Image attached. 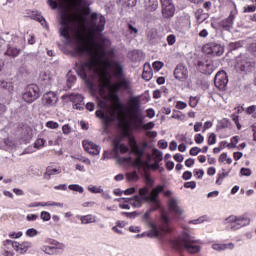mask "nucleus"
I'll use <instances>...</instances> for the list:
<instances>
[{
    "label": "nucleus",
    "instance_id": "f257e3e1",
    "mask_svg": "<svg viewBox=\"0 0 256 256\" xmlns=\"http://www.w3.org/2000/svg\"><path fill=\"white\" fill-rule=\"evenodd\" d=\"M75 21L80 27L87 30L86 34L79 32V28L74 30L78 41L75 52L78 55H89L90 57L89 61L82 64L79 75L85 80L91 93L93 95L98 93L102 98V100H98V107L105 110H97L96 117L102 119L105 123H111V121L121 117V113L117 111L123 109V104L117 92L120 89L129 91L131 80L122 78L123 66L117 61L109 60L105 47L95 42L97 34L105 31V16L93 12L90 18L87 19L83 15L62 14L60 34L64 37L66 43H71V33H73L71 23ZM111 70L116 79H120L114 84L111 83Z\"/></svg>",
    "mask_w": 256,
    "mask_h": 256
},
{
    "label": "nucleus",
    "instance_id": "f03ea898",
    "mask_svg": "<svg viewBox=\"0 0 256 256\" xmlns=\"http://www.w3.org/2000/svg\"><path fill=\"white\" fill-rule=\"evenodd\" d=\"M170 245L176 251H182V249H186L188 253L191 255H195V253H199L201 251V245H199V241L195 240L189 234H182L178 238L171 240Z\"/></svg>",
    "mask_w": 256,
    "mask_h": 256
},
{
    "label": "nucleus",
    "instance_id": "7ed1b4c3",
    "mask_svg": "<svg viewBox=\"0 0 256 256\" xmlns=\"http://www.w3.org/2000/svg\"><path fill=\"white\" fill-rule=\"evenodd\" d=\"M151 213H153L150 209H148L142 219L147 223L148 227H150V231L148 232V237H159L161 235V231L163 233H171V227L169 226V217L167 215L163 214L160 219V225L159 228L151 221Z\"/></svg>",
    "mask_w": 256,
    "mask_h": 256
},
{
    "label": "nucleus",
    "instance_id": "20e7f679",
    "mask_svg": "<svg viewBox=\"0 0 256 256\" xmlns=\"http://www.w3.org/2000/svg\"><path fill=\"white\" fill-rule=\"evenodd\" d=\"M141 109V100L139 97L132 96L128 100V111L130 113V119L135 129H139L143 124V116L139 115Z\"/></svg>",
    "mask_w": 256,
    "mask_h": 256
},
{
    "label": "nucleus",
    "instance_id": "39448f33",
    "mask_svg": "<svg viewBox=\"0 0 256 256\" xmlns=\"http://www.w3.org/2000/svg\"><path fill=\"white\" fill-rule=\"evenodd\" d=\"M165 186L158 185L154 189H152L150 195L149 188L143 187L139 189V195L135 196V201L133 203L134 207L139 208L143 206L144 202H149V199L154 198L157 199L159 197V193H163Z\"/></svg>",
    "mask_w": 256,
    "mask_h": 256
},
{
    "label": "nucleus",
    "instance_id": "423d86ee",
    "mask_svg": "<svg viewBox=\"0 0 256 256\" xmlns=\"http://www.w3.org/2000/svg\"><path fill=\"white\" fill-rule=\"evenodd\" d=\"M224 225H227L231 231H239V229L251 225V218L245 214L230 215L225 218Z\"/></svg>",
    "mask_w": 256,
    "mask_h": 256
},
{
    "label": "nucleus",
    "instance_id": "0eeeda50",
    "mask_svg": "<svg viewBox=\"0 0 256 256\" xmlns=\"http://www.w3.org/2000/svg\"><path fill=\"white\" fill-rule=\"evenodd\" d=\"M25 48V38L20 37H13L12 44L8 45V48L5 52V55H8V57H19V54L21 53V49Z\"/></svg>",
    "mask_w": 256,
    "mask_h": 256
},
{
    "label": "nucleus",
    "instance_id": "6e6552de",
    "mask_svg": "<svg viewBox=\"0 0 256 256\" xmlns=\"http://www.w3.org/2000/svg\"><path fill=\"white\" fill-rule=\"evenodd\" d=\"M39 97H41L39 86L35 84L28 85L23 94V100L26 103H33L34 101H37Z\"/></svg>",
    "mask_w": 256,
    "mask_h": 256
},
{
    "label": "nucleus",
    "instance_id": "1a4fd4ad",
    "mask_svg": "<svg viewBox=\"0 0 256 256\" xmlns=\"http://www.w3.org/2000/svg\"><path fill=\"white\" fill-rule=\"evenodd\" d=\"M227 83H229V77L226 71H219L216 73L214 78V84L220 91H225L227 89Z\"/></svg>",
    "mask_w": 256,
    "mask_h": 256
},
{
    "label": "nucleus",
    "instance_id": "9d476101",
    "mask_svg": "<svg viewBox=\"0 0 256 256\" xmlns=\"http://www.w3.org/2000/svg\"><path fill=\"white\" fill-rule=\"evenodd\" d=\"M51 244L53 246H42L41 251H43V253H45L46 255H57L59 251H63V249H65V245L63 243L53 241V243Z\"/></svg>",
    "mask_w": 256,
    "mask_h": 256
},
{
    "label": "nucleus",
    "instance_id": "9b49d317",
    "mask_svg": "<svg viewBox=\"0 0 256 256\" xmlns=\"http://www.w3.org/2000/svg\"><path fill=\"white\" fill-rule=\"evenodd\" d=\"M203 51L206 52L207 55L221 57V55H223V46L217 43H208L204 46Z\"/></svg>",
    "mask_w": 256,
    "mask_h": 256
},
{
    "label": "nucleus",
    "instance_id": "f8f14e48",
    "mask_svg": "<svg viewBox=\"0 0 256 256\" xmlns=\"http://www.w3.org/2000/svg\"><path fill=\"white\" fill-rule=\"evenodd\" d=\"M160 2L162 5L163 17H173L175 14V4H173V0H160Z\"/></svg>",
    "mask_w": 256,
    "mask_h": 256
},
{
    "label": "nucleus",
    "instance_id": "ddd939ff",
    "mask_svg": "<svg viewBox=\"0 0 256 256\" xmlns=\"http://www.w3.org/2000/svg\"><path fill=\"white\" fill-rule=\"evenodd\" d=\"M130 147L132 149V153L136 155V165H141L143 163V160L141 159L143 157V154L145 153V150L137 144V141L135 139H130Z\"/></svg>",
    "mask_w": 256,
    "mask_h": 256
},
{
    "label": "nucleus",
    "instance_id": "4468645a",
    "mask_svg": "<svg viewBox=\"0 0 256 256\" xmlns=\"http://www.w3.org/2000/svg\"><path fill=\"white\" fill-rule=\"evenodd\" d=\"M197 67L201 73L204 75H211L213 73L214 66L211 60H199L197 63Z\"/></svg>",
    "mask_w": 256,
    "mask_h": 256
},
{
    "label": "nucleus",
    "instance_id": "2eb2a0df",
    "mask_svg": "<svg viewBox=\"0 0 256 256\" xmlns=\"http://www.w3.org/2000/svg\"><path fill=\"white\" fill-rule=\"evenodd\" d=\"M174 77L175 79H178V81H186L189 77V70L185 65L180 64L174 70Z\"/></svg>",
    "mask_w": 256,
    "mask_h": 256
},
{
    "label": "nucleus",
    "instance_id": "dca6fc26",
    "mask_svg": "<svg viewBox=\"0 0 256 256\" xmlns=\"http://www.w3.org/2000/svg\"><path fill=\"white\" fill-rule=\"evenodd\" d=\"M83 147L87 153L90 155H99L101 153V147L93 143L91 140H84Z\"/></svg>",
    "mask_w": 256,
    "mask_h": 256
},
{
    "label": "nucleus",
    "instance_id": "f3484780",
    "mask_svg": "<svg viewBox=\"0 0 256 256\" xmlns=\"http://www.w3.org/2000/svg\"><path fill=\"white\" fill-rule=\"evenodd\" d=\"M168 209L169 211H171L173 214L175 215H183V208H181V206H179V201L177 200V198H170L168 201Z\"/></svg>",
    "mask_w": 256,
    "mask_h": 256
},
{
    "label": "nucleus",
    "instance_id": "a211bd4d",
    "mask_svg": "<svg viewBox=\"0 0 256 256\" xmlns=\"http://www.w3.org/2000/svg\"><path fill=\"white\" fill-rule=\"evenodd\" d=\"M57 101H59V98H57V94H55V92H48L43 96V103L45 107H54V105H57Z\"/></svg>",
    "mask_w": 256,
    "mask_h": 256
},
{
    "label": "nucleus",
    "instance_id": "6ab92c4d",
    "mask_svg": "<svg viewBox=\"0 0 256 256\" xmlns=\"http://www.w3.org/2000/svg\"><path fill=\"white\" fill-rule=\"evenodd\" d=\"M55 75L51 70H45L40 73V81L43 85H51Z\"/></svg>",
    "mask_w": 256,
    "mask_h": 256
},
{
    "label": "nucleus",
    "instance_id": "aec40b11",
    "mask_svg": "<svg viewBox=\"0 0 256 256\" xmlns=\"http://www.w3.org/2000/svg\"><path fill=\"white\" fill-rule=\"evenodd\" d=\"M212 249L214 251H218V253H221L222 251H227V249H229L230 251H233V249H235V245L233 243H227V244L214 243L212 244Z\"/></svg>",
    "mask_w": 256,
    "mask_h": 256
},
{
    "label": "nucleus",
    "instance_id": "412c9836",
    "mask_svg": "<svg viewBox=\"0 0 256 256\" xmlns=\"http://www.w3.org/2000/svg\"><path fill=\"white\" fill-rule=\"evenodd\" d=\"M69 99L74 104V109H81L85 98L81 94H71Z\"/></svg>",
    "mask_w": 256,
    "mask_h": 256
},
{
    "label": "nucleus",
    "instance_id": "4be33fe9",
    "mask_svg": "<svg viewBox=\"0 0 256 256\" xmlns=\"http://www.w3.org/2000/svg\"><path fill=\"white\" fill-rule=\"evenodd\" d=\"M63 141H65L63 135L53 133L48 137L49 145H63Z\"/></svg>",
    "mask_w": 256,
    "mask_h": 256
},
{
    "label": "nucleus",
    "instance_id": "5701e85b",
    "mask_svg": "<svg viewBox=\"0 0 256 256\" xmlns=\"http://www.w3.org/2000/svg\"><path fill=\"white\" fill-rule=\"evenodd\" d=\"M195 18L198 23H203L209 19V13H206L202 8H199L195 12Z\"/></svg>",
    "mask_w": 256,
    "mask_h": 256
},
{
    "label": "nucleus",
    "instance_id": "b1692460",
    "mask_svg": "<svg viewBox=\"0 0 256 256\" xmlns=\"http://www.w3.org/2000/svg\"><path fill=\"white\" fill-rule=\"evenodd\" d=\"M61 173V168H53V167H48L46 169V172L44 173V179H51V177H55V175H60Z\"/></svg>",
    "mask_w": 256,
    "mask_h": 256
},
{
    "label": "nucleus",
    "instance_id": "393cba45",
    "mask_svg": "<svg viewBox=\"0 0 256 256\" xmlns=\"http://www.w3.org/2000/svg\"><path fill=\"white\" fill-rule=\"evenodd\" d=\"M142 79H144V81H151V79H153V71H151V65L149 64L144 65Z\"/></svg>",
    "mask_w": 256,
    "mask_h": 256
},
{
    "label": "nucleus",
    "instance_id": "a878e982",
    "mask_svg": "<svg viewBox=\"0 0 256 256\" xmlns=\"http://www.w3.org/2000/svg\"><path fill=\"white\" fill-rule=\"evenodd\" d=\"M80 221L82 225H89V223H96L97 222V216L92 214H87L80 217Z\"/></svg>",
    "mask_w": 256,
    "mask_h": 256
},
{
    "label": "nucleus",
    "instance_id": "bb28decb",
    "mask_svg": "<svg viewBox=\"0 0 256 256\" xmlns=\"http://www.w3.org/2000/svg\"><path fill=\"white\" fill-rule=\"evenodd\" d=\"M235 20V16H233L232 14L229 15L228 18H226L225 20H223L221 22V26L223 27V29H225L226 31H229L232 27H233V21Z\"/></svg>",
    "mask_w": 256,
    "mask_h": 256
},
{
    "label": "nucleus",
    "instance_id": "cd10ccee",
    "mask_svg": "<svg viewBox=\"0 0 256 256\" xmlns=\"http://www.w3.org/2000/svg\"><path fill=\"white\" fill-rule=\"evenodd\" d=\"M148 202H150V208L149 210L150 211H157L160 207H161V202L159 201L158 198H151V199H148Z\"/></svg>",
    "mask_w": 256,
    "mask_h": 256
},
{
    "label": "nucleus",
    "instance_id": "c85d7f7f",
    "mask_svg": "<svg viewBox=\"0 0 256 256\" xmlns=\"http://www.w3.org/2000/svg\"><path fill=\"white\" fill-rule=\"evenodd\" d=\"M157 7H159V1L157 0H149L146 3V9L148 11H157Z\"/></svg>",
    "mask_w": 256,
    "mask_h": 256
},
{
    "label": "nucleus",
    "instance_id": "c756f323",
    "mask_svg": "<svg viewBox=\"0 0 256 256\" xmlns=\"http://www.w3.org/2000/svg\"><path fill=\"white\" fill-rule=\"evenodd\" d=\"M38 203H39V207H63L62 203L53 202V201L38 202Z\"/></svg>",
    "mask_w": 256,
    "mask_h": 256
},
{
    "label": "nucleus",
    "instance_id": "7c9ffc66",
    "mask_svg": "<svg viewBox=\"0 0 256 256\" xmlns=\"http://www.w3.org/2000/svg\"><path fill=\"white\" fill-rule=\"evenodd\" d=\"M32 247H33V243L24 242L19 246V253H27V251H29V249H31Z\"/></svg>",
    "mask_w": 256,
    "mask_h": 256
},
{
    "label": "nucleus",
    "instance_id": "2f4dec72",
    "mask_svg": "<svg viewBox=\"0 0 256 256\" xmlns=\"http://www.w3.org/2000/svg\"><path fill=\"white\" fill-rule=\"evenodd\" d=\"M152 155L154 157L155 163L163 161V152L159 151L158 149H153Z\"/></svg>",
    "mask_w": 256,
    "mask_h": 256
},
{
    "label": "nucleus",
    "instance_id": "473e14b6",
    "mask_svg": "<svg viewBox=\"0 0 256 256\" xmlns=\"http://www.w3.org/2000/svg\"><path fill=\"white\" fill-rule=\"evenodd\" d=\"M68 189H70V191H75L76 193H84V191H85L83 186H81L79 184H70L68 186Z\"/></svg>",
    "mask_w": 256,
    "mask_h": 256
},
{
    "label": "nucleus",
    "instance_id": "72a5a7b5",
    "mask_svg": "<svg viewBox=\"0 0 256 256\" xmlns=\"http://www.w3.org/2000/svg\"><path fill=\"white\" fill-rule=\"evenodd\" d=\"M24 139H31L33 137V129L29 126H24L23 128Z\"/></svg>",
    "mask_w": 256,
    "mask_h": 256
},
{
    "label": "nucleus",
    "instance_id": "f704fd0d",
    "mask_svg": "<svg viewBox=\"0 0 256 256\" xmlns=\"http://www.w3.org/2000/svg\"><path fill=\"white\" fill-rule=\"evenodd\" d=\"M229 173H231V170L218 174L216 185H223V179H225V177H229Z\"/></svg>",
    "mask_w": 256,
    "mask_h": 256
},
{
    "label": "nucleus",
    "instance_id": "c9c22d12",
    "mask_svg": "<svg viewBox=\"0 0 256 256\" xmlns=\"http://www.w3.org/2000/svg\"><path fill=\"white\" fill-rule=\"evenodd\" d=\"M219 161H220L221 163H223V162L226 161V163H227L228 165H231V164L233 163V159L229 158V157L227 156V153H222V154L220 155V157H219Z\"/></svg>",
    "mask_w": 256,
    "mask_h": 256
},
{
    "label": "nucleus",
    "instance_id": "e433bc0d",
    "mask_svg": "<svg viewBox=\"0 0 256 256\" xmlns=\"http://www.w3.org/2000/svg\"><path fill=\"white\" fill-rule=\"evenodd\" d=\"M116 201H118V203H121L122 201H124V203H130V205H132V207H135V196L133 198H117Z\"/></svg>",
    "mask_w": 256,
    "mask_h": 256
},
{
    "label": "nucleus",
    "instance_id": "4c0bfd02",
    "mask_svg": "<svg viewBox=\"0 0 256 256\" xmlns=\"http://www.w3.org/2000/svg\"><path fill=\"white\" fill-rule=\"evenodd\" d=\"M88 191H90V193H103V187L101 186H89L88 187Z\"/></svg>",
    "mask_w": 256,
    "mask_h": 256
},
{
    "label": "nucleus",
    "instance_id": "58836bf2",
    "mask_svg": "<svg viewBox=\"0 0 256 256\" xmlns=\"http://www.w3.org/2000/svg\"><path fill=\"white\" fill-rule=\"evenodd\" d=\"M35 149H43L45 147V139L39 138L34 143Z\"/></svg>",
    "mask_w": 256,
    "mask_h": 256
},
{
    "label": "nucleus",
    "instance_id": "ea45409f",
    "mask_svg": "<svg viewBox=\"0 0 256 256\" xmlns=\"http://www.w3.org/2000/svg\"><path fill=\"white\" fill-rule=\"evenodd\" d=\"M115 150L120 151V153H127V151H129V147L125 144H116Z\"/></svg>",
    "mask_w": 256,
    "mask_h": 256
},
{
    "label": "nucleus",
    "instance_id": "a19ab883",
    "mask_svg": "<svg viewBox=\"0 0 256 256\" xmlns=\"http://www.w3.org/2000/svg\"><path fill=\"white\" fill-rule=\"evenodd\" d=\"M0 89H8V91H13V86H11V83H8L7 81L0 80Z\"/></svg>",
    "mask_w": 256,
    "mask_h": 256
},
{
    "label": "nucleus",
    "instance_id": "79ce46f5",
    "mask_svg": "<svg viewBox=\"0 0 256 256\" xmlns=\"http://www.w3.org/2000/svg\"><path fill=\"white\" fill-rule=\"evenodd\" d=\"M73 131V127L69 124H65L62 126V133L63 135H70V133Z\"/></svg>",
    "mask_w": 256,
    "mask_h": 256
},
{
    "label": "nucleus",
    "instance_id": "37998d69",
    "mask_svg": "<svg viewBox=\"0 0 256 256\" xmlns=\"http://www.w3.org/2000/svg\"><path fill=\"white\" fill-rule=\"evenodd\" d=\"M72 159H76L77 161H81V163H85V165H91V160L89 158H86V157H83V156H79V157L72 156Z\"/></svg>",
    "mask_w": 256,
    "mask_h": 256
},
{
    "label": "nucleus",
    "instance_id": "c03bdc74",
    "mask_svg": "<svg viewBox=\"0 0 256 256\" xmlns=\"http://www.w3.org/2000/svg\"><path fill=\"white\" fill-rule=\"evenodd\" d=\"M40 219H42V221H51V213L47 211H42L40 213Z\"/></svg>",
    "mask_w": 256,
    "mask_h": 256
},
{
    "label": "nucleus",
    "instance_id": "a18cd8bd",
    "mask_svg": "<svg viewBox=\"0 0 256 256\" xmlns=\"http://www.w3.org/2000/svg\"><path fill=\"white\" fill-rule=\"evenodd\" d=\"M193 173L196 179H203V175H205V171L203 169H194Z\"/></svg>",
    "mask_w": 256,
    "mask_h": 256
},
{
    "label": "nucleus",
    "instance_id": "49530a36",
    "mask_svg": "<svg viewBox=\"0 0 256 256\" xmlns=\"http://www.w3.org/2000/svg\"><path fill=\"white\" fill-rule=\"evenodd\" d=\"M27 237H37L39 235V231L35 228H30L26 231Z\"/></svg>",
    "mask_w": 256,
    "mask_h": 256
},
{
    "label": "nucleus",
    "instance_id": "de8ad7c7",
    "mask_svg": "<svg viewBox=\"0 0 256 256\" xmlns=\"http://www.w3.org/2000/svg\"><path fill=\"white\" fill-rule=\"evenodd\" d=\"M166 41H167V44L170 46L175 45L177 41V37H175V34H170L167 36Z\"/></svg>",
    "mask_w": 256,
    "mask_h": 256
},
{
    "label": "nucleus",
    "instance_id": "09e8293b",
    "mask_svg": "<svg viewBox=\"0 0 256 256\" xmlns=\"http://www.w3.org/2000/svg\"><path fill=\"white\" fill-rule=\"evenodd\" d=\"M217 143V135L215 133H210L208 137V145H215Z\"/></svg>",
    "mask_w": 256,
    "mask_h": 256
},
{
    "label": "nucleus",
    "instance_id": "8fccbe9b",
    "mask_svg": "<svg viewBox=\"0 0 256 256\" xmlns=\"http://www.w3.org/2000/svg\"><path fill=\"white\" fill-rule=\"evenodd\" d=\"M240 174L243 175L244 177H251L253 171H251V169L249 168H241Z\"/></svg>",
    "mask_w": 256,
    "mask_h": 256
},
{
    "label": "nucleus",
    "instance_id": "3c124183",
    "mask_svg": "<svg viewBox=\"0 0 256 256\" xmlns=\"http://www.w3.org/2000/svg\"><path fill=\"white\" fill-rule=\"evenodd\" d=\"M46 127L48 129H59V123L55 122V121H48L46 123Z\"/></svg>",
    "mask_w": 256,
    "mask_h": 256
},
{
    "label": "nucleus",
    "instance_id": "603ef678",
    "mask_svg": "<svg viewBox=\"0 0 256 256\" xmlns=\"http://www.w3.org/2000/svg\"><path fill=\"white\" fill-rule=\"evenodd\" d=\"M194 141H195V143H197V145H201V143H203L205 141V137L201 134H196L194 136Z\"/></svg>",
    "mask_w": 256,
    "mask_h": 256
},
{
    "label": "nucleus",
    "instance_id": "864d4df0",
    "mask_svg": "<svg viewBox=\"0 0 256 256\" xmlns=\"http://www.w3.org/2000/svg\"><path fill=\"white\" fill-rule=\"evenodd\" d=\"M4 143L10 149H14V147H17V144L13 141V139H10V138H7L6 140H4Z\"/></svg>",
    "mask_w": 256,
    "mask_h": 256
},
{
    "label": "nucleus",
    "instance_id": "5fc2aeb1",
    "mask_svg": "<svg viewBox=\"0 0 256 256\" xmlns=\"http://www.w3.org/2000/svg\"><path fill=\"white\" fill-rule=\"evenodd\" d=\"M163 62L161 61H155L153 64H152V67L153 69H155V71H161V69H163Z\"/></svg>",
    "mask_w": 256,
    "mask_h": 256
},
{
    "label": "nucleus",
    "instance_id": "6e6d98bb",
    "mask_svg": "<svg viewBox=\"0 0 256 256\" xmlns=\"http://www.w3.org/2000/svg\"><path fill=\"white\" fill-rule=\"evenodd\" d=\"M199 153H201V148H199V147H192L190 149V155L192 157H197V155H199Z\"/></svg>",
    "mask_w": 256,
    "mask_h": 256
},
{
    "label": "nucleus",
    "instance_id": "4d7b16f0",
    "mask_svg": "<svg viewBox=\"0 0 256 256\" xmlns=\"http://www.w3.org/2000/svg\"><path fill=\"white\" fill-rule=\"evenodd\" d=\"M155 127V122H148L142 126V129L144 131H150V129H153Z\"/></svg>",
    "mask_w": 256,
    "mask_h": 256
},
{
    "label": "nucleus",
    "instance_id": "13d9d810",
    "mask_svg": "<svg viewBox=\"0 0 256 256\" xmlns=\"http://www.w3.org/2000/svg\"><path fill=\"white\" fill-rule=\"evenodd\" d=\"M197 103H199V100L197 99V97L191 96L190 101H189L190 107H192V108L197 107Z\"/></svg>",
    "mask_w": 256,
    "mask_h": 256
},
{
    "label": "nucleus",
    "instance_id": "bf43d9fd",
    "mask_svg": "<svg viewBox=\"0 0 256 256\" xmlns=\"http://www.w3.org/2000/svg\"><path fill=\"white\" fill-rule=\"evenodd\" d=\"M184 187L186 189H195V187H197V182H195V181L186 182L184 184Z\"/></svg>",
    "mask_w": 256,
    "mask_h": 256
},
{
    "label": "nucleus",
    "instance_id": "052dcab7",
    "mask_svg": "<svg viewBox=\"0 0 256 256\" xmlns=\"http://www.w3.org/2000/svg\"><path fill=\"white\" fill-rule=\"evenodd\" d=\"M126 177L128 181H137V172L128 173Z\"/></svg>",
    "mask_w": 256,
    "mask_h": 256
},
{
    "label": "nucleus",
    "instance_id": "680f3d73",
    "mask_svg": "<svg viewBox=\"0 0 256 256\" xmlns=\"http://www.w3.org/2000/svg\"><path fill=\"white\" fill-rule=\"evenodd\" d=\"M191 177H193V173H191V171H185L182 175V179H184V181H189Z\"/></svg>",
    "mask_w": 256,
    "mask_h": 256
},
{
    "label": "nucleus",
    "instance_id": "e2e57ef3",
    "mask_svg": "<svg viewBox=\"0 0 256 256\" xmlns=\"http://www.w3.org/2000/svg\"><path fill=\"white\" fill-rule=\"evenodd\" d=\"M39 219V215L37 214H28L26 216V221H37Z\"/></svg>",
    "mask_w": 256,
    "mask_h": 256
},
{
    "label": "nucleus",
    "instance_id": "0e129e2a",
    "mask_svg": "<svg viewBox=\"0 0 256 256\" xmlns=\"http://www.w3.org/2000/svg\"><path fill=\"white\" fill-rule=\"evenodd\" d=\"M255 11H256L255 5L244 7V13H255Z\"/></svg>",
    "mask_w": 256,
    "mask_h": 256
},
{
    "label": "nucleus",
    "instance_id": "69168bd1",
    "mask_svg": "<svg viewBox=\"0 0 256 256\" xmlns=\"http://www.w3.org/2000/svg\"><path fill=\"white\" fill-rule=\"evenodd\" d=\"M158 147H160V149H167V147H169V143L165 140H160L158 142Z\"/></svg>",
    "mask_w": 256,
    "mask_h": 256
},
{
    "label": "nucleus",
    "instance_id": "338daca9",
    "mask_svg": "<svg viewBox=\"0 0 256 256\" xmlns=\"http://www.w3.org/2000/svg\"><path fill=\"white\" fill-rule=\"evenodd\" d=\"M238 69L242 71H247V67H249V63H237Z\"/></svg>",
    "mask_w": 256,
    "mask_h": 256
},
{
    "label": "nucleus",
    "instance_id": "774afa93",
    "mask_svg": "<svg viewBox=\"0 0 256 256\" xmlns=\"http://www.w3.org/2000/svg\"><path fill=\"white\" fill-rule=\"evenodd\" d=\"M187 107V103L183 101L176 102V109H185Z\"/></svg>",
    "mask_w": 256,
    "mask_h": 256
}]
</instances>
